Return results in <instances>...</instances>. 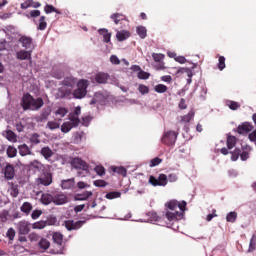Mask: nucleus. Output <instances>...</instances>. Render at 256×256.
<instances>
[{"label": "nucleus", "mask_w": 256, "mask_h": 256, "mask_svg": "<svg viewBox=\"0 0 256 256\" xmlns=\"http://www.w3.org/2000/svg\"><path fill=\"white\" fill-rule=\"evenodd\" d=\"M43 105H45L43 98L35 99L29 93L24 94L21 99V107L24 111H39Z\"/></svg>", "instance_id": "nucleus-1"}, {"label": "nucleus", "mask_w": 256, "mask_h": 256, "mask_svg": "<svg viewBox=\"0 0 256 256\" xmlns=\"http://www.w3.org/2000/svg\"><path fill=\"white\" fill-rule=\"evenodd\" d=\"M168 178L165 174H159L158 178H156L155 176H150L149 183L153 187H165L168 181L170 183H175V181H177V174H169Z\"/></svg>", "instance_id": "nucleus-2"}, {"label": "nucleus", "mask_w": 256, "mask_h": 256, "mask_svg": "<svg viewBox=\"0 0 256 256\" xmlns=\"http://www.w3.org/2000/svg\"><path fill=\"white\" fill-rule=\"evenodd\" d=\"M87 87H89V80L82 79L77 83V89L73 91L74 99H83L87 96Z\"/></svg>", "instance_id": "nucleus-3"}, {"label": "nucleus", "mask_w": 256, "mask_h": 256, "mask_svg": "<svg viewBox=\"0 0 256 256\" xmlns=\"http://www.w3.org/2000/svg\"><path fill=\"white\" fill-rule=\"evenodd\" d=\"M64 225L67 231H77V229H81L83 225H85V220L73 221V220H66Z\"/></svg>", "instance_id": "nucleus-4"}, {"label": "nucleus", "mask_w": 256, "mask_h": 256, "mask_svg": "<svg viewBox=\"0 0 256 256\" xmlns=\"http://www.w3.org/2000/svg\"><path fill=\"white\" fill-rule=\"evenodd\" d=\"M175 141H177V133H175V131L164 133L162 137V143H164V145H175Z\"/></svg>", "instance_id": "nucleus-5"}, {"label": "nucleus", "mask_w": 256, "mask_h": 256, "mask_svg": "<svg viewBox=\"0 0 256 256\" xmlns=\"http://www.w3.org/2000/svg\"><path fill=\"white\" fill-rule=\"evenodd\" d=\"M71 165L74 167V169H80L81 171L89 172V165L79 157L73 158Z\"/></svg>", "instance_id": "nucleus-6"}, {"label": "nucleus", "mask_w": 256, "mask_h": 256, "mask_svg": "<svg viewBox=\"0 0 256 256\" xmlns=\"http://www.w3.org/2000/svg\"><path fill=\"white\" fill-rule=\"evenodd\" d=\"M17 230L19 235H29V232L31 231V223L22 220L17 224Z\"/></svg>", "instance_id": "nucleus-7"}, {"label": "nucleus", "mask_w": 256, "mask_h": 256, "mask_svg": "<svg viewBox=\"0 0 256 256\" xmlns=\"http://www.w3.org/2000/svg\"><path fill=\"white\" fill-rule=\"evenodd\" d=\"M38 183L44 185V187H49V185L53 183V174H51V172L42 173L41 177L38 179Z\"/></svg>", "instance_id": "nucleus-8"}, {"label": "nucleus", "mask_w": 256, "mask_h": 256, "mask_svg": "<svg viewBox=\"0 0 256 256\" xmlns=\"http://www.w3.org/2000/svg\"><path fill=\"white\" fill-rule=\"evenodd\" d=\"M2 171L7 181H11V179L15 178V167L12 164L6 163V166Z\"/></svg>", "instance_id": "nucleus-9"}, {"label": "nucleus", "mask_w": 256, "mask_h": 256, "mask_svg": "<svg viewBox=\"0 0 256 256\" xmlns=\"http://www.w3.org/2000/svg\"><path fill=\"white\" fill-rule=\"evenodd\" d=\"M18 43H20L24 49H31V47H33V38L26 35H19Z\"/></svg>", "instance_id": "nucleus-10"}, {"label": "nucleus", "mask_w": 256, "mask_h": 256, "mask_svg": "<svg viewBox=\"0 0 256 256\" xmlns=\"http://www.w3.org/2000/svg\"><path fill=\"white\" fill-rule=\"evenodd\" d=\"M49 115H51V108H49V107L44 108L41 111V114L39 116L35 117L36 123H45V121H47V119H49Z\"/></svg>", "instance_id": "nucleus-11"}, {"label": "nucleus", "mask_w": 256, "mask_h": 256, "mask_svg": "<svg viewBox=\"0 0 256 256\" xmlns=\"http://www.w3.org/2000/svg\"><path fill=\"white\" fill-rule=\"evenodd\" d=\"M251 131H253V124H251V122H244L237 128L239 135H245Z\"/></svg>", "instance_id": "nucleus-12"}, {"label": "nucleus", "mask_w": 256, "mask_h": 256, "mask_svg": "<svg viewBox=\"0 0 256 256\" xmlns=\"http://www.w3.org/2000/svg\"><path fill=\"white\" fill-rule=\"evenodd\" d=\"M52 199L55 205H65L67 203V196L63 193L52 194Z\"/></svg>", "instance_id": "nucleus-13"}, {"label": "nucleus", "mask_w": 256, "mask_h": 256, "mask_svg": "<svg viewBox=\"0 0 256 256\" xmlns=\"http://www.w3.org/2000/svg\"><path fill=\"white\" fill-rule=\"evenodd\" d=\"M165 217L168 221H179V219H181V217H183V212H179V211H175V212H171L168 211L165 214Z\"/></svg>", "instance_id": "nucleus-14"}, {"label": "nucleus", "mask_w": 256, "mask_h": 256, "mask_svg": "<svg viewBox=\"0 0 256 256\" xmlns=\"http://www.w3.org/2000/svg\"><path fill=\"white\" fill-rule=\"evenodd\" d=\"M40 155H42V157H44V159H46V161H49V159L51 157H53V155H55V153L49 146H44L40 150Z\"/></svg>", "instance_id": "nucleus-15"}, {"label": "nucleus", "mask_w": 256, "mask_h": 256, "mask_svg": "<svg viewBox=\"0 0 256 256\" xmlns=\"http://www.w3.org/2000/svg\"><path fill=\"white\" fill-rule=\"evenodd\" d=\"M16 57L20 61H25L27 59L31 60V51L20 50L16 53Z\"/></svg>", "instance_id": "nucleus-16"}, {"label": "nucleus", "mask_w": 256, "mask_h": 256, "mask_svg": "<svg viewBox=\"0 0 256 256\" xmlns=\"http://www.w3.org/2000/svg\"><path fill=\"white\" fill-rule=\"evenodd\" d=\"M18 149L21 157H27V155H33V152H31V148H29L27 144L20 145Z\"/></svg>", "instance_id": "nucleus-17"}, {"label": "nucleus", "mask_w": 256, "mask_h": 256, "mask_svg": "<svg viewBox=\"0 0 256 256\" xmlns=\"http://www.w3.org/2000/svg\"><path fill=\"white\" fill-rule=\"evenodd\" d=\"M62 85H64V87H70L71 89H73V87H75L77 85V79H75L73 77H66L62 81Z\"/></svg>", "instance_id": "nucleus-18"}, {"label": "nucleus", "mask_w": 256, "mask_h": 256, "mask_svg": "<svg viewBox=\"0 0 256 256\" xmlns=\"http://www.w3.org/2000/svg\"><path fill=\"white\" fill-rule=\"evenodd\" d=\"M110 169L113 171V173L122 175V177H127V169L123 166H111Z\"/></svg>", "instance_id": "nucleus-19"}, {"label": "nucleus", "mask_w": 256, "mask_h": 256, "mask_svg": "<svg viewBox=\"0 0 256 256\" xmlns=\"http://www.w3.org/2000/svg\"><path fill=\"white\" fill-rule=\"evenodd\" d=\"M61 187L62 189H73V187H75V178L62 180Z\"/></svg>", "instance_id": "nucleus-20"}, {"label": "nucleus", "mask_w": 256, "mask_h": 256, "mask_svg": "<svg viewBox=\"0 0 256 256\" xmlns=\"http://www.w3.org/2000/svg\"><path fill=\"white\" fill-rule=\"evenodd\" d=\"M93 196V192L91 191H85L81 194H77L75 196V200L76 201H87V199H89V197H92Z\"/></svg>", "instance_id": "nucleus-21"}, {"label": "nucleus", "mask_w": 256, "mask_h": 256, "mask_svg": "<svg viewBox=\"0 0 256 256\" xmlns=\"http://www.w3.org/2000/svg\"><path fill=\"white\" fill-rule=\"evenodd\" d=\"M98 33L102 35L104 43H109L111 41V33H109V30L102 28L98 30Z\"/></svg>", "instance_id": "nucleus-22"}, {"label": "nucleus", "mask_w": 256, "mask_h": 256, "mask_svg": "<svg viewBox=\"0 0 256 256\" xmlns=\"http://www.w3.org/2000/svg\"><path fill=\"white\" fill-rule=\"evenodd\" d=\"M40 201L43 205H50V203H53V194H42Z\"/></svg>", "instance_id": "nucleus-23"}, {"label": "nucleus", "mask_w": 256, "mask_h": 256, "mask_svg": "<svg viewBox=\"0 0 256 256\" xmlns=\"http://www.w3.org/2000/svg\"><path fill=\"white\" fill-rule=\"evenodd\" d=\"M109 79V75L105 73H98L95 76L96 83L104 84L107 83V80Z\"/></svg>", "instance_id": "nucleus-24"}, {"label": "nucleus", "mask_w": 256, "mask_h": 256, "mask_svg": "<svg viewBox=\"0 0 256 256\" xmlns=\"http://www.w3.org/2000/svg\"><path fill=\"white\" fill-rule=\"evenodd\" d=\"M130 35H131V34L129 33V31H127V30H122V31L117 32L116 38H117L119 41H125V40L129 39Z\"/></svg>", "instance_id": "nucleus-25"}, {"label": "nucleus", "mask_w": 256, "mask_h": 256, "mask_svg": "<svg viewBox=\"0 0 256 256\" xmlns=\"http://www.w3.org/2000/svg\"><path fill=\"white\" fill-rule=\"evenodd\" d=\"M20 211H22V213H25L26 215H29V213L33 211V205L29 202H24L20 207Z\"/></svg>", "instance_id": "nucleus-26"}, {"label": "nucleus", "mask_w": 256, "mask_h": 256, "mask_svg": "<svg viewBox=\"0 0 256 256\" xmlns=\"http://www.w3.org/2000/svg\"><path fill=\"white\" fill-rule=\"evenodd\" d=\"M52 239L56 245H59L60 247L63 245V234H61V232H55Z\"/></svg>", "instance_id": "nucleus-27"}, {"label": "nucleus", "mask_w": 256, "mask_h": 256, "mask_svg": "<svg viewBox=\"0 0 256 256\" xmlns=\"http://www.w3.org/2000/svg\"><path fill=\"white\" fill-rule=\"evenodd\" d=\"M112 21H114L115 25H119L121 21H125V15L120 13H115L111 15Z\"/></svg>", "instance_id": "nucleus-28"}, {"label": "nucleus", "mask_w": 256, "mask_h": 256, "mask_svg": "<svg viewBox=\"0 0 256 256\" xmlns=\"http://www.w3.org/2000/svg\"><path fill=\"white\" fill-rule=\"evenodd\" d=\"M10 195L11 197H18L19 196V185L15 183H10Z\"/></svg>", "instance_id": "nucleus-29"}, {"label": "nucleus", "mask_w": 256, "mask_h": 256, "mask_svg": "<svg viewBox=\"0 0 256 256\" xmlns=\"http://www.w3.org/2000/svg\"><path fill=\"white\" fill-rule=\"evenodd\" d=\"M195 117V111L191 110L188 114L181 117V123H190Z\"/></svg>", "instance_id": "nucleus-30"}, {"label": "nucleus", "mask_w": 256, "mask_h": 256, "mask_svg": "<svg viewBox=\"0 0 256 256\" xmlns=\"http://www.w3.org/2000/svg\"><path fill=\"white\" fill-rule=\"evenodd\" d=\"M6 155L7 157H9V159L17 157V148H15L14 146H8L6 150Z\"/></svg>", "instance_id": "nucleus-31"}, {"label": "nucleus", "mask_w": 256, "mask_h": 256, "mask_svg": "<svg viewBox=\"0 0 256 256\" xmlns=\"http://www.w3.org/2000/svg\"><path fill=\"white\" fill-rule=\"evenodd\" d=\"M167 209H170V211H177L179 209V202L177 200H171L168 203H166Z\"/></svg>", "instance_id": "nucleus-32"}, {"label": "nucleus", "mask_w": 256, "mask_h": 256, "mask_svg": "<svg viewBox=\"0 0 256 256\" xmlns=\"http://www.w3.org/2000/svg\"><path fill=\"white\" fill-rule=\"evenodd\" d=\"M40 249H43V251H47V249H49V247H51V243L49 242V240L42 238L40 239L39 243H38Z\"/></svg>", "instance_id": "nucleus-33"}, {"label": "nucleus", "mask_w": 256, "mask_h": 256, "mask_svg": "<svg viewBox=\"0 0 256 256\" xmlns=\"http://www.w3.org/2000/svg\"><path fill=\"white\" fill-rule=\"evenodd\" d=\"M237 145V138L235 136H228L227 137V148L233 149Z\"/></svg>", "instance_id": "nucleus-34"}, {"label": "nucleus", "mask_w": 256, "mask_h": 256, "mask_svg": "<svg viewBox=\"0 0 256 256\" xmlns=\"http://www.w3.org/2000/svg\"><path fill=\"white\" fill-rule=\"evenodd\" d=\"M136 31L140 39H145V37H147V28H145L144 26H138L136 28Z\"/></svg>", "instance_id": "nucleus-35"}, {"label": "nucleus", "mask_w": 256, "mask_h": 256, "mask_svg": "<svg viewBox=\"0 0 256 256\" xmlns=\"http://www.w3.org/2000/svg\"><path fill=\"white\" fill-rule=\"evenodd\" d=\"M47 221L40 220L32 224V229H45Z\"/></svg>", "instance_id": "nucleus-36"}, {"label": "nucleus", "mask_w": 256, "mask_h": 256, "mask_svg": "<svg viewBox=\"0 0 256 256\" xmlns=\"http://www.w3.org/2000/svg\"><path fill=\"white\" fill-rule=\"evenodd\" d=\"M30 142L33 145H39V143H41V136L37 133H34L30 136Z\"/></svg>", "instance_id": "nucleus-37"}, {"label": "nucleus", "mask_w": 256, "mask_h": 256, "mask_svg": "<svg viewBox=\"0 0 256 256\" xmlns=\"http://www.w3.org/2000/svg\"><path fill=\"white\" fill-rule=\"evenodd\" d=\"M44 11L46 14H49V13H57L58 15L61 14V12H59V10H57L53 5H49V4H47L44 7Z\"/></svg>", "instance_id": "nucleus-38"}, {"label": "nucleus", "mask_w": 256, "mask_h": 256, "mask_svg": "<svg viewBox=\"0 0 256 256\" xmlns=\"http://www.w3.org/2000/svg\"><path fill=\"white\" fill-rule=\"evenodd\" d=\"M73 127L74 126L71 124V122H64L61 126V131L62 133H69Z\"/></svg>", "instance_id": "nucleus-39"}, {"label": "nucleus", "mask_w": 256, "mask_h": 256, "mask_svg": "<svg viewBox=\"0 0 256 256\" xmlns=\"http://www.w3.org/2000/svg\"><path fill=\"white\" fill-rule=\"evenodd\" d=\"M31 167H33L34 169H38V171H41L43 169H45V165H43V163H41L38 160H34L30 163Z\"/></svg>", "instance_id": "nucleus-40"}, {"label": "nucleus", "mask_w": 256, "mask_h": 256, "mask_svg": "<svg viewBox=\"0 0 256 256\" xmlns=\"http://www.w3.org/2000/svg\"><path fill=\"white\" fill-rule=\"evenodd\" d=\"M226 221L228 223H235L237 221V212H230L226 216Z\"/></svg>", "instance_id": "nucleus-41"}, {"label": "nucleus", "mask_w": 256, "mask_h": 256, "mask_svg": "<svg viewBox=\"0 0 256 256\" xmlns=\"http://www.w3.org/2000/svg\"><path fill=\"white\" fill-rule=\"evenodd\" d=\"M46 127L50 129V131H54V129H59L61 125L59 124V122L56 121H48Z\"/></svg>", "instance_id": "nucleus-42"}, {"label": "nucleus", "mask_w": 256, "mask_h": 256, "mask_svg": "<svg viewBox=\"0 0 256 256\" xmlns=\"http://www.w3.org/2000/svg\"><path fill=\"white\" fill-rule=\"evenodd\" d=\"M167 86L165 84H158L154 87L156 93H167Z\"/></svg>", "instance_id": "nucleus-43"}, {"label": "nucleus", "mask_w": 256, "mask_h": 256, "mask_svg": "<svg viewBox=\"0 0 256 256\" xmlns=\"http://www.w3.org/2000/svg\"><path fill=\"white\" fill-rule=\"evenodd\" d=\"M38 29L40 31H45V29H47V22L45 21V16L40 17Z\"/></svg>", "instance_id": "nucleus-44"}, {"label": "nucleus", "mask_w": 256, "mask_h": 256, "mask_svg": "<svg viewBox=\"0 0 256 256\" xmlns=\"http://www.w3.org/2000/svg\"><path fill=\"white\" fill-rule=\"evenodd\" d=\"M227 105H228L229 109H231L232 111H237V109H239L241 107V104H239V102H235V101H228Z\"/></svg>", "instance_id": "nucleus-45"}, {"label": "nucleus", "mask_w": 256, "mask_h": 256, "mask_svg": "<svg viewBox=\"0 0 256 256\" xmlns=\"http://www.w3.org/2000/svg\"><path fill=\"white\" fill-rule=\"evenodd\" d=\"M70 123L73 125V127H78L79 123H81V120H79V116H76L74 114L70 115Z\"/></svg>", "instance_id": "nucleus-46"}, {"label": "nucleus", "mask_w": 256, "mask_h": 256, "mask_svg": "<svg viewBox=\"0 0 256 256\" xmlns=\"http://www.w3.org/2000/svg\"><path fill=\"white\" fill-rule=\"evenodd\" d=\"M121 197V192H109L106 194V199H119Z\"/></svg>", "instance_id": "nucleus-47"}, {"label": "nucleus", "mask_w": 256, "mask_h": 256, "mask_svg": "<svg viewBox=\"0 0 256 256\" xmlns=\"http://www.w3.org/2000/svg\"><path fill=\"white\" fill-rule=\"evenodd\" d=\"M94 171L97 175H99V177H103V175H105V167H103L102 165H97L94 168Z\"/></svg>", "instance_id": "nucleus-48"}, {"label": "nucleus", "mask_w": 256, "mask_h": 256, "mask_svg": "<svg viewBox=\"0 0 256 256\" xmlns=\"http://www.w3.org/2000/svg\"><path fill=\"white\" fill-rule=\"evenodd\" d=\"M6 139H8V141H16L17 135L12 130H8L6 131Z\"/></svg>", "instance_id": "nucleus-49"}, {"label": "nucleus", "mask_w": 256, "mask_h": 256, "mask_svg": "<svg viewBox=\"0 0 256 256\" xmlns=\"http://www.w3.org/2000/svg\"><path fill=\"white\" fill-rule=\"evenodd\" d=\"M152 58L156 63H161V61H163V59H165V55H163L161 53H153Z\"/></svg>", "instance_id": "nucleus-50"}, {"label": "nucleus", "mask_w": 256, "mask_h": 256, "mask_svg": "<svg viewBox=\"0 0 256 256\" xmlns=\"http://www.w3.org/2000/svg\"><path fill=\"white\" fill-rule=\"evenodd\" d=\"M231 155L232 161H237V159H239V156H241V149L236 148L233 152H231Z\"/></svg>", "instance_id": "nucleus-51"}, {"label": "nucleus", "mask_w": 256, "mask_h": 256, "mask_svg": "<svg viewBox=\"0 0 256 256\" xmlns=\"http://www.w3.org/2000/svg\"><path fill=\"white\" fill-rule=\"evenodd\" d=\"M28 239L31 242H37L39 241V239H41V236H39V234L32 232L28 235Z\"/></svg>", "instance_id": "nucleus-52"}, {"label": "nucleus", "mask_w": 256, "mask_h": 256, "mask_svg": "<svg viewBox=\"0 0 256 256\" xmlns=\"http://www.w3.org/2000/svg\"><path fill=\"white\" fill-rule=\"evenodd\" d=\"M160 163H163V160L159 157H156L150 161L149 167H157V165H160Z\"/></svg>", "instance_id": "nucleus-53"}, {"label": "nucleus", "mask_w": 256, "mask_h": 256, "mask_svg": "<svg viewBox=\"0 0 256 256\" xmlns=\"http://www.w3.org/2000/svg\"><path fill=\"white\" fill-rule=\"evenodd\" d=\"M137 77H138V79H148L149 77H151V74H149V72L140 70L137 74Z\"/></svg>", "instance_id": "nucleus-54"}, {"label": "nucleus", "mask_w": 256, "mask_h": 256, "mask_svg": "<svg viewBox=\"0 0 256 256\" xmlns=\"http://www.w3.org/2000/svg\"><path fill=\"white\" fill-rule=\"evenodd\" d=\"M59 93H61V98L67 97L68 95H71V90H67L66 87L59 88Z\"/></svg>", "instance_id": "nucleus-55"}, {"label": "nucleus", "mask_w": 256, "mask_h": 256, "mask_svg": "<svg viewBox=\"0 0 256 256\" xmlns=\"http://www.w3.org/2000/svg\"><path fill=\"white\" fill-rule=\"evenodd\" d=\"M218 69L219 71H223V69H225V58L224 56H220L218 59Z\"/></svg>", "instance_id": "nucleus-56"}, {"label": "nucleus", "mask_w": 256, "mask_h": 256, "mask_svg": "<svg viewBox=\"0 0 256 256\" xmlns=\"http://www.w3.org/2000/svg\"><path fill=\"white\" fill-rule=\"evenodd\" d=\"M68 113V110L66 108H58L55 112L56 115H59L60 117H65Z\"/></svg>", "instance_id": "nucleus-57"}, {"label": "nucleus", "mask_w": 256, "mask_h": 256, "mask_svg": "<svg viewBox=\"0 0 256 256\" xmlns=\"http://www.w3.org/2000/svg\"><path fill=\"white\" fill-rule=\"evenodd\" d=\"M6 237H8L10 241H13L15 239V229L9 228L6 233Z\"/></svg>", "instance_id": "nucleus-58"}, {"label": "nucleus", "mask_w": 256, "mask_h": 256, "mask_svg": "<svg viewBox=\"0 0 256 256\" xmlns=\"http://www.w3.org/2000/svg\"><path fill=\"white\" fill-rule=\"evenodd\" d=\"M41 215H43V211L41 210H34L31 214V218L35 221L37 220L38 218L41 217Z\"/></svg>", "instance_id": "nucleus-59"}, {"label": "nucleus", "mask_w": 256, "mask_h": 256, "mask_svg": "<svg viewBox=\"0 0 256 256\" xmlns=\"http://www.w3.org/2000/svg\"><path fill=\"white\" fill-rule=\"evenodd\" d=\"M138 90L139 92L142 94V95H147V93H149V87L143 85V84H140L139 87H138Z\"/></svg>", "instance_id": "nucleus-60"}, {"label": "nucleus", "mask_w": 256, "mask_h": 256, "mask_svg": "<svg viewBox=\"0 0 256 256\" xmlns=\"http://www.w3.org/2000/svg\"><path fill=\"white\" fill-rule=\"evenodd\" d=\"M93 185L95 187H105L107 185V181H105V180H95V181H93Z\"/></svg>", "instance_id": "nucleus-61"}, {"label": "nucleus", "mask_w": 256, "mask_h": 256, "mask_svg": "<svg viewBox=\"0 0 256 256\" xmlns=\"http://www.w3.org/2000/svg\"><path fill=\"white\" fill-rule=\"evenodd\" d=\"M33 4V0H26L24 3L20 5L21 9H29Z\"/></svg>", "instance_id": "nucleus-62"}, {"label": "nucleus", "mask_w": 256, "mask_h": 256, "mask_svg": "<svg viewBox=\"0 0 256 256\" xmlns=\"http://www.w3.org/2000/svg\"><path fill=\"white\" fill-rule=\"evenodd\" d=\"M255 245H256V235L253 234L251 239H250V245H249V249H255Z\"/></svg>", "instance_id": "nucleus-63"}, {"label": "nucleus", "mask_w": 256, "mask_h": 256, "mask_svg": "<svg viewBox=\"0 0 256 256\" xmlns=\"http://www.w3.org/2000/svg\"><path fill=\"white\" fill-rule=\"evenodd\" d=\"M110 61L113 65H119L121 63V60H119V57L112 55L110 57Z\"/></svg>", "instance_id": "nucleus-64"}]
</instances>
